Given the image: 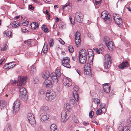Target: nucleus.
<instances>
[{"label": "nucleus", "mask_w": 131, "mask_h": 131, "mask_svg": "<svg viewBox=\"0 0 131 131\" xmlns=\"http://www.w3.org/2000/svg\"><path fill=\"white\" fill-rule=\"evenodd\" d=\"M29 8L31 10H33L34 9V7L31 5H29Z\"/></svg>", "instance_id": "57"}, {"label": "nucleus", "mask_w": 131, "mask_h": 131, "mask_svg": "<svg viewBox=\"0 0 131 131\" xmlns=\"http://www.w3.org/2000/svg\"><path fill=\"white\" fill-rule=\"evenodd\" d=\"M47 50L48 49L46 48V47L45 48L43 47L42 51L41 53L42 54L44 55V54L47 52Z\"/></svg>", "instance_id": "36"}, {"label": "nucleus", "mask_w": 131, "mask_h": 131, "mask_svg": "<svg viewBox=\"0 0 131 131\" xmlns=\"http://www.w3.org/2000/svg\"><path fill=\"white\" fill-rule=\"evenodd\" d=\"M94 112L92 111H91L89 113V116L90 117L92 118L93 117L94 115Z\"/></svg>", "instance_id": "48"}, {"label": "nucleus", "mask_w": 131, "mask_h": 131, "mask_svg": "<svg viewBox=\"0 0 131 131\" xmlns=\"http://www.w3.org/2000/svg\"><path fill=\"white\" fill-rule=\"evenodd\" d=\"M102 2V1L100 0V1H95V3L96 4V5H100L101 4V3Z\"/></svg>", "instance_id": "51"}, {"label": "nucleus", "mask_w": 131, "mask_h": 131, "mask_svg": "<svg viewBox=\"0 0 131 131\" xmlns=\"http://www.w3.org/2000/svg\"><path fill=\"white\" fill-rule=\"evenodd\" d=\"M49 110L48 107H43V108H42V110L41 111V112H47Z\"/></svg>", "instance_id": "41"}, {"label": "nucleus", "mask_w": 131, "mask_h": 131, "mask_svg": "<svg viewBox=\"0 0 131 131\" xmlns=\"http://www.w3.org/2000/svg\"><path fill=\"white\" fill-rule=\"evenodd\" d=\"M88 54L89 55V56L90 57L91 56H93L94 54L93 53V51L91 49H89L88 50Z\"/></svg>", "instance_id": "28"}, {"label": "nucleus", "mask_w": 131, "mask_h": 131, "mask_svg": "<svg viewBox=\"0 0 131 131\" xmlns=\"http://www.w3.org/2000/svg\"><path fill=\"white\" fill-rule=\"evenodd\" d=\"M71 111L70 107H64V109L61 113V121L65 122L69 118L70 115V111Z\"/></svg>", "instance_id": "1"}, {"label": "nucleus", "mask_w": 131, "mask_h": 131, "mask_svg": "<svg viewBox=\"0 0 131 131\" xmlns=\"http://www.w3.org/2000/svg\"><path fill=\"white\" fill-rule=\"evenodd\" d=\"M50 131H58L57 127L56 125L52 124L51 126L50 127Z\"/></svg>", "instance_id": "24"}, {"label": "nucleus", "mask_w": 131, "mask_h": 131, "mask_svg": "<svg viewBox=\"0 0 131 131\" xmlns=\"http://www.w3.org/2000/svg\"><path fill=\"white\" fill-rule=\"evenodd\" d=\"M27 117L31 125H34L35 123V120L34 115L31 113H28Z\"/></svg>", "instance_id": "11"}, {"label": "nucleus", "mask_w": 131, "mask_h": 131, "mask_svg": "<svg viewBox=\"0 0 131 131\" xmlns=\"http://www.w3.org/2000/svg\"><path fill=\"white\" fill-rule=\"evenodd\" d=\"M114 21L115 23L118 26L122 25V21L120 18H118L117 19H115Z\"/></svg>", "instance_id": "21"}, {"label": "nucleus", "mask_w": 131, "mask_h": 131, "mask_svg": "<svg viewBox=\"0 0 131 131\" xmlns=\"http://www.w3.org/2000/svg\"><path fill=\"white\" fill-rule=\"evenodd\" d=\"M79 56L83 57H87V53L86 50L82 49L80 50L79 52Z\"/></svg>", "instance_id": "18"}, {"label": "nucleus", "mask_w": 131, "mask_h": 131, "mask_svg": "<svg viewBox=\"0 0 131 131\" xmlns=\"http://www.w3.org/2000/svg\"><path fill=\"white\" fill-rule=\"evenodd\" d=\"M12 26L13 28H16L19 27L20 25L18 21H14L12 24Z\"/></svg>", "instance_id": "26"}, {"label": "nucleus", "mask_w": 131, "mask_h": 131, "mask_svg": "<svg viewBox=\"0 0 131 131\" xmlns=\"http://www.w3.org/2000/svg\"><path fill=\"white\" fill-rule=\"evenodd\" d=\"M86 59V57H81V56H79V61L80 63L82 64H84L85 63Z\"/></svg>", "instance_id": "20"}, {"label": "nucleus", "mask_w": 131, "mask_h": 131, "mask_svg": "<svg viewBox=\"0 0 131 131\" xmlns=\"http://www.w3.org/2000/svg\"><path fill=\"white\" fill-rule=\"evenodd\" d=\"M113 17L114 20H115V19H117L118 18H117L118 17L117 14H114L113 15Z\"/></svg>", "instance_id": "53"}, {"label": "nucleus", "mask_w": 131, "mask_h": 131, "mask_svg": "<svg viewBox=\"0 0 131 131\" xmlns=\"http://www.w3.org/2000/svg\"><path fill=\"white\" fill-rule=\"evenodd\" d=\"M128 121L129 123L131 124V116L129 118Z\"/></svg>", "instance_id": "64"}, {"label": "nucleus", "mask_w": 131, "mask_h": 131, "mask_svg": "<svg viewBox=\"0 0 131 131\" xmlns=\"http://www.w3.org/2000/svg\"><path fill=\"white\" fill-rule=\"evenodd\" d=\"M20 102L19 101L16 100L14 103L13 106H19Z\"/></svg>", "instance_id": "38"}, {"label": "nucleus", "mask_w": 131, "mask_h": 131, "mask_svg": "<svg viewBox=\"0 0 131 131\" xmlns=\"http://www.w3.org/2000/svg\"><path fill=\"white\" fill-rule=\"evenodd\" d=\"M102 110L100 109H99L96 111V114L98 115H100L102 113Z\"/></svg>", "instance_id": "47"}, {"label": "nucleus", "mask_w": 131, "mask_h": 131, "mask_svg": "<svg viewBox=\"0 0 131 131\" xmlns=\"http://www.w3.org/2000/svg\"><path fill=\"white\" fill-rule=\"evenodd\" d=\"M26 82V78L23 77H20L18 78L17 81V85L21 86L24 84Z\"/></svg>", "instance_id": "12"}, {"label": "nucleus", "mask_w": 131, "mask_h": 131, "mask_svg": "<svg viewBox=\"0 0 131 131\" xmlns=\"http://www.w3.org/2000/svg\"><path fill=\"white\" fill-rule=\"evenodd\" d=\"M7 47V45L6 44V43L4 44L3 46V47H2L1 49V50L2 51H4L5 50H6Z\"/></svg>", "instance_id": "39"}, {"label": "nucleus", "mask_w": 131, "mask_h": 131, "mask_svg": "<svg viewBox=\"0 0 131 131\" xmlns=\"http://www.w3.org/2000/svg\"><path fill=\"white\" fill-rule=\"evenodd\" d=\"M103 89L105 92L108 93L110 90V87L107 84H106L103 86Z\"/></svg>", "instance_id": "19"}, {"label": "nucleus", "mask_w": 131, "mask_h": 131, "mask_svg": "<svg viewBox=\"0 0 131 131\" xmlns=\"http://www.w3.org/2000/svg\"><path fill=\"white\" fill-rule=\"evenodd\" d=\"M89 69H85L84 70V74L86 75H89L90 76L91 75V70L90 68H89Z\"/></svg>", "instance_id": "22"}, {"label": "nucleus", "mask_w": 131, "mask_h": 131, "mask_svg": "<svg viewBox=\"0 0 131 131\" xmlns=\"http://www.w3.org/2000/svg\"><path fill=\"white\" fill-rule=\"evenodd\" d=\"M61 76L59 68H57L55 72L51 74L50 77L53 82L57 83L58 82V77Z\"/></svg>", "instance_id": "2"}, {"label": "nucleus", "mask_w": 131, "mask_h": 131, "mask_svg": "<svg viewBox=\"0 0 131 131\" xmlns=\"http://www.w3.org/2000/svg\"><path fill=\"white\" fill-rule=\"evenodd\" d=\"M40 117L42 122L45 121L49 118L48 115L46 113H42L40 115Z\"/></svg>", "instance_id": "15"}, {"label": "nucleus", "mask_w": 131, "mask_h": 131, "mask_svg": "<svg viewBox=\"0 0 131 131\" xmlns=\"http://www.w3.org/2000/svg\"><path fill=\"white\" fill-rule=\"evenodd\" d=\"M35 23L34 22L32 23L30 25L32 29H35Z\"/></svg>", "instance_id": "50"}, {"label": "nucleus", "mask_w": 131, "mask_h": 131, "mask_svg": "<svg viewBox=\"0 0 131 131\" xmlns=\"http://www.w3.org/2000/svg\"><path fill=\"white\" fill-rule=\"evenodd\" d=\"M34 23H35V25L36 29V28H37L39 27V25L38 23H36L35 22Z\"/></svg>", "instance_id": "59"}, {"label": "nucleus", "mask_w": 131, "mask_h": 131, "mask_svg": "<svg viewBox=\"0 0 131 131\" xmlns=\"http://www.w3.org/2000/svg\"><path fill=\"white\" fill-rule=\"evenodd\" d=\"M103 49H102V48H100L99 49L96 48H93V50L96 52L98 54H99L100 53H102Z\"/></svg>", "instance_id": "27"}, {"label": "nucleus", "mask_w": 131, "mask_h": 131, "mask_svg": "<svg viewBox=\"0 0 131 131\" xmlns=\"http://www.w3.org/2000/svg\"><path fill=\"white\" fill-rule=\"evenodd\" d=\"M59 41L60 43L62 45H64L65 43V42L61 39L59 40Z\"/></svg>", "instance_id": "55"}, {"label": "nucleus", "mask_w": 131, "mask_h": 131, "mask_svg": "<svg viewBox=\"0 0 131 131\" xmlns=\"http://www.w3.org/2000/svg\"><path fill=\"white\" fill-rule=\"evenodd\" d=\"M59 26L60 29H63L65 28L64 24L63 22H61L59 23Z\"/></svg>", "instance_id": "33"}, {"label": "nucleus", "mask_w": 131, "mask_h": 131, "mask_svg": "<svg viewBox=\"0 0 131 131\" xmlns=\"http://www.w3.org/2000/svg\"><path fill=\"white\" fill-rule=\"evenodd\" d=\"M19 109V107H13V112L16 113L18 112Z\"/></svg>", "instance_id": "34"}, {"label": "nucleus", "mask_w": 131, "mask_h": 131, "mask_svg": "<svg viewBox=\"0 0 131 131\" xmlns=\"http://www.w3.org/2000/svg\"><path fill=\"white\" fill-rule=\"evenodd\" d=\"M4 34H5L6 35V36H10V37L12 32L10 31L6 30L5 31Z\"/></svg>", "instance_id": "30"}, {"label": "nucleus", "mask_w": 131, "mask_h": 131, "mask_svg": "<svg viewBox=\"0 0 131 131\" xmlns=\"http://www.w3.org/2000/svg\"><path fill=\"white\" fill-rule=\"evenodd\" d=\"M49 75L50 73L49 71H46L43 73L42 76L43 78L47 80L49 77Z\"/></svg>", "instance_id": "23"}, {"label": "nucleus", "mask_w": 131, "mask_h": 131, "mask_svg": "<svg viewBox=\"0 0 131 131\" xmlns=\"http://www.w3.org/2000/svg\"><path fill=\"white\" fill-rule=\"evenodd\" d=\"M68 49L69 51L70 52L72 53L74 51V49L72 46H69L68 47Z\"/></svg>", "instance_id": "37"}, {"label": "nucleus", "mask_w": 131, "mask_h": 131, "mask_svg": "<svg viewBox=\"0 0 131 131\" xmlns=\"http://www.w3.org/2000/svg\"><path fill=\"white\" fill-rule=\"evenodd\" d=\"M15 91L14 88L10 90L9 91V94L11 96H12L15 93Z\"/></svg>", "instance_id": "31"}, {"label": "nucleus", "mask_w": 131, "mask_h": 131, "mask_svg": "<svg viewBox=\"0 0 131 131\" xmlns=\"http://www.w3.org/2000/svg\"><path fill=\"white\" fill-rule=\"evenodd\" d=\"M127 8L129 11H131V4L129 5V6L127 7Z\"/></svg>", "instance_id": "58"}, {"label": "nucleus", "mask_w": 131, "mask_h": 131, "mask_svg": "<svg viewBox=\"0 0 131 131\" xmlns=\"http://www.w3.org/2000/svg\"><path fill=\"white\" fill-rule=\"evenodd\" d=\"M10 82L12 84L14 85V84H16V81L15 80H14V81L11 80L10 81Z\"/></svg>", "instance_id": "54"}, {"label": "nucleus", "mask_w": 131, "mask_h": 131, "mask_svg": "<svg viewBox=\"0 0 131 131\" xmlns=\"http://www.w3.org/2000/svg\"><path fill=\"white\" fill-rule=\"evenodd\" d=\"M83 124L85 126H86L88 125L89 124V123H86V122H84L83 123Z\"/></svg>", "instance_id": "61"}, {"label": "nucleus", "mask_w": 131, "mask_h": 131, "mask_svg": "<svg viewBox=\"0 0 131 131\" xmlns=\"http://www.w3.org/2000/svg\"><path fill=\"white\" fill-rule=\"evenodd\" d=\"M39 80V78L36 77L33 81V82L35 84H37L38 83V80Z\"/></svg>", "instance_id": "42"}, {"label": "nucleus", "mask_w": 131, "mask_h": 131, "mask_svg": "<svg viewBox=\"0 0 131 131\" xmlns=\"http://www.w3.org/2000/svg\"><path fill=\"white\" fill-rule=\"evenodd\" d=\"M94 103H96L97 104V106L98 105V104H100V100H99V99L95 98L94 99Z\"/></svg>", "instance_id": "44"}, {"label": "nucleus", "mask_w": 131, "mask_h": 131, "mask_svg": "<svg viewBox=\"0 0 131 131\" xmlns=\"http://www.w3.org/2000/svg\"><path fill=\"white\" fill-rule=\"evenodd\" d=\"M70 106L69 104L68 103H66L64 104V106Z\"/></svg>", "instance_id": "63"}, {"label": "nucleus", "mask_w": 131, "mask_h": 131, "mask_svg": "<svg viewBox=\"0 0 131 131\" xmlns=\"http://www.w3.org/2000/svg\"><path fill=\"white\" fill-rule=\"evenodd\" d=\"M35 66L34 65H32V66L30 67V72L31 74H33L34 72H36V70L35 68Z\"/></svg>", "instance_id": "29"}, {"label": "nucleus", "mask_w": 131, "mask_h": 131, "mask_svg": "<svg viewBox=\"0 0 131 131\" xmlns=\"http://www.w3.org/2000/svg\"><path fill=\"white\" fill-rule=\"evenodd\" d=\"M54 40L53 39H51L50 41L49 45L50 47H52L54 44Z\"/></svg>", "instance_id": "43"}, {"label": "nucleus", "mask_w": 131, "mask_h": 131, "mask_svg": "<svg viewBox=\"0 0 131 131\" xmlns=\"http://www.w3.org/2000/svg\"><path fill=\"white\" fill-rule=\"evenodd\" d=\"M9 65V69L13 68L15 66V64L14 62H11L8 63Z\"/></svg>", "instance_id": "35"}, {"label": "nucleus", "mask_w": 131, "mask_h": 131, "mask_svg": "<svg viewBox=\"0 0 131 131\" xmlns=\"http://www.w3.org/2000/svg\"><path fill=\"white\" fill-rule=\"evenodd\" d=\"M73 120L74 122L76 123H78L79 122V121L77 118L75 117L73 118Z\"/></svg>", "instance_id": "52"}, {"label": "nucleus", "mask_w": 131, "mask_h": 131, "mask_svg": "<svg viewBox=\"0 0 131 131\" xmlns=\"http://www.w3.org/2000/svg\"><path fill=\"white\" fill-rule=\"evenodd\" d=\"M19 97L21 99L24 101L27 100L28 99V95L26 93V91L24 87L21 88L19 90Z\"/></svg>", "instance_id": "3"}, {"label": "nucleus", "mask_w": 131, "mask_h": 131, "mask_svg": "<svg viewBox=\"0 0 131 131\" xmlns=\"http://www.w3.org/2000/svg\"><path fill=\"white\" fill-rule=\"evenodd\" d=\"M81 36L79 32L77 31L75 34V42L77 46H79L81 43Z\"/></svg>", "instance_id": "9"}, {"label": "nucleus", "mask_w": 131, "mask_h": 131, "mask_svg": "<svg viewBox=\"0 0 131 131\" xmlns=\"http://www.w3.org/2000/svg\"><path fill=\"white\" fill-rule=\"evenodd\" d=\"M45 12L47 16H50V13L48 10H46Z\"/></svg>", "instance_id": "60"}, {"label": "nucleus", "mask_w": 131, "mask_h": 131, "mask_svg": "<svg viewBox=\"0 0 131 131\" xmlns=\"http://www.w3.org/2000/svg\"><path fill=\"white\" fill-rule=\"evenodd\" d=\"M70 62L69 58L67 57H65L63 58L62 61V65L65 67L70 68V66L69 64Z\"/></svg>", "instance_id": "10"}, {"label": "nucleus", "mask_w": 131, "mask_h": 131, "mask_svg": "<svg viewBox=\"0 0 131 131\" xmlns=\"http://www.w3.org/2000/svg\"><path fill=\"white\" fill-rule=\"evenodd\" d=\"M129 63L127 61H124L118 66V67L120 69H123L124 68L128 67Z\"/></svg>", "instance_id": "16"}, {"label": "nucleus", "mask_w": 131, "mask_h": 131, "mask_svg": "<svg viewBox=\"0 0 131 131\" xmlns=\"http://www.w3.org/2000/svg\"><path fill=\"white\" fill-rule=\"evenodd\" d=\"M79 90V87L75 85L74 86V91L73 92V95L74 98L75 100L78 101L79 99V96L78 95V91Z\"/></svg>", "instance_id": "13"}, {"label": "nucleus", "mask_w": 131, "mask_h": 131, "mask_svg": "<svg viewBox=\"0 0 131 131\" xmlns=\"http://www.w3.org/2000/svg\"><path fill=\"white\" fill-rule=\"evenodd\" d=\"M108 13H107L106 11H104L101 13V16L105 23L109 24L112 21L111 18L109 17Z\"/></svg>", "instance_id": "5"}, {"label": "nucleus", "mask_w": 131, "mask_h": 131, "mask_svg": "<svg viewBox=\"0 0 131 131\" xmlns=\"http://www.w3.org/2000/svg\"><path fill=\"white\" fill-rule=\"evenodd\" d=\"M128 128V126L124 127L122 131H130Z\"/></svg>", "instance_id": "49"}, {"label": "nucleus", "mask_w": 131, "mask_h": 131, "mask_svg": "<svg viewBox=\"0 0 131 131\" xmlns=\"http://www.w3.org/2000/svg\"><path fill=\"white\" fill-rule=\"evenodd\" d=\"M71 8V7L69 5V4H67L65 5H64L63 7V9H64L65 8Z\"/></svg>", "instance_id": "46"}, {"label": "nucleus", "mask_w": 131, "mask_h": 131, "mask_svg": "<svg viewBox=\"0 0 131 131\" xmlns=\"http://www.w3.org/2000/svg\"><path fill=\"white\" fill-rule=\"evenodd\" d=\"M104 40L108 49L110 50H111L114 48V46L113 43L111 40L107 37H104Z\"/></svg>", "instance_id": "6"}, {"label": "nucleus", "mask_w": 131, "mask_h": 131, "mask_svg": "<svg viewBox=\"0 0 131 131\" xmlns=\"http://www.w3.org/2000/svg\"><path fill=\"white\" fill-rule=\"evenodd\" d=\"M62 82L63 84L66 88L69 87L71 85V82L66 78L63 79Z\"/></svg>", "instance_id": "14"}, {"label": "nucleus", "mask_w": 131, "mask_h": 131, "mask_svg": "<svg viewBox=\"0 0 131 131\" xmlns=\"http://www.w3.org/2000/svg\"><path fill=\"white\" fill-rule=\"evenodd\" d=\"M45 83L47 88H51L53 86L52 82L50 80H46L45 81Z\"/></svg>", "instance_id": "17"}, {"label": "nucleus", "mask_w": 131, "mask_h": 131, "mask_svg": "<svg viewBox=\"0 0 131 131\" xmlns=\"http://www.w3.org/2000/svg\"><path fill=\"white\" fill-rule=\"evenodd\" d=\"M24 43L26 44L29 46L30 47L31 46V41L30 40H28L27 41H24Z\"/></svg>", "instance_id": "32"}, {"label": "nucleus", "mask_w": 131, "mask_h": 131, "mask_svg": "<svg viewBox=\"0 0 131 131\" xmlns=\"http://www.w3.org/2000/svg\"><path fill=\"white\" fill-rule=\"evenodd\" d=\"M4 68L6 70H8L9 69V65L8 63L6 64L4 67Z\"/></svg>", "instance_id": "45"}, {"label": "nucleus", "mask_w": 131, "mask_h": 131, "mask_svg": "<svg viewBox=\"0 0 131 131\" xmlns=\"http://www.w3.org/2000/svg\"><path fill=\"white\" fill-rule=\"evenodd\" d=\"M56 22H58L59 21H60V19L58 18L57 17H56Z\"/></svg>", "instance_id": "62"}, {"label": "nucleus", "mask_w": 131, "mask_h": 131, "mask_svg": "<svg viewBox=\"0 0 131 131\" xmlns=\"http://www.w3.org/2000/svg\"><path fill=\"white\" fill-rule=\"evenodd\" d=\"M8 105V103L4 100H2L0 101V106H5Z\"/></svg>", "instance_id": "25"}, {"label": "nucleus", "mask_w": 131, "mask_h": 131, "mask_svg": "<svg viewBox=\"0 0 131 131\" xmlns=\"http://www.w3.org/2000/svg\"><path fill=\"white\" fill-rule=\"evenodd\" d=\"M46 99L48 101H51L56 97V92L53 91L47 92L46 94Z\"/></svg>", "instance_id": "7"}, {"label": "nucleus", "mask_w": 131, "mask_h": 131, "mask_svg": "<svg viewBox=\"0 0 131 131\" xmlns=\"http://www.w3.org/2000/svg\"><path fill=\"white\" fill-rule=\"evenodd\" d=\"M42 30H43L44 32H48L49 31H48V29L46 28H45L42 29Z\"/></svg>", "instance_id": "56"}, {"label": "nucleus", "mask_w": 131, "mask_h": 131, "mask_svg": "<svg viewBox=\"0 0 131 131\" xmlns=\"http://www.w3.org/2000/svg\"><path fill=\"white\" fill-rule=\"evenodd\" d=\"M69 19L70 21V23L72 25H74L75 23V20L74 19H72V18L70 16L69 18Z\"/></svg>", "instance_id": "40"}, {"label": "nucleus", "mask_w": 131, "mask_h": 131, "mask_svg": "<svg viewBox=\"0 0 131 131\" xmlns=\"http://www.w3.org/2000/svg\"><path fill=\"white\" fill-rule=\"evenodd\" d=\"M74 17L76 20L79 23H81L83 21V15L79 12L75 14Z\"/></svg>", "instance_id": "8"}, {"label": "nucleus", "mask_w": 131, "mask_h": 131, "mask_svg": "<svg viewBox=\"0 0 131 131\" xmlns=\"http://www.w3.org/2000/svg\"><path fill=\"white\" fill-rule=\"evenodd\" d=\"M104 58L105 60L104 64V68L105 69H108L111 65V58L110 55L106 54L105 55Z\"/></svg>", "instance_id": "4"}]
</instances>
